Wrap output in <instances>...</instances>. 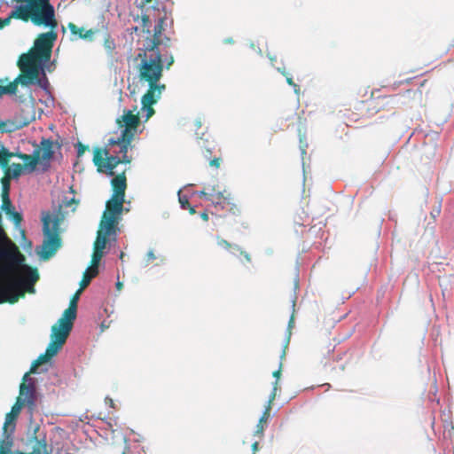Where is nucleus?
<instances>
[{"mask_svg": "<svg viewBox=\"0 0 454 454\" xmlns=\"http://www.w3.org/2000/svg\"><path fill=\"white\" fill-rule=\"evenodd\" d=\"M173 63H174V58H173L172 54L168 51H166V52L161 51L160 64L162 65V67L165 65V67L167 69H168Z\"/></svg>", "mask_w": 454, "mask_h": 454, "instance_id": "nucleus-29", "label": "nucleus"}, {"mask_svg": "<svg viewBox=\"0 0 454 454\" xmlns=\"http://www.w3.org/2000/svg\"><path fill=\"white\" fill-rule=\"evenodd\" d=\"M223 43H233V39L231 37H227L223 40Z\"/></svg>", "mask_w": 454, "mask_h": 454, "instance_id": "nucleus-59", "label": "nucleus"}, {"mask_svg": "<svg viewBox=\"0 0 454 454\" xmlns=\"http://www.w3.org/2000/svg\"><path fill=\"white\" fill-rule=\"evenodd\" d=\"M142 21H143V26L144 27H146L147 28V32L150 33V27H151V20H150V18L148 16H143L142 17Z\"/></svg>", "mask_w": 454, "mask_h": 454, "instance_id": "nucleus-41", "label": "nucleus"}, {"mask_svg": "<svg viewBox=\"0 0 454 454\" xmlns=\"http://www.w3.org/2000/svg\"><path fill=\"white\" fill-rule=\"evenodd\" d=\"M74 320L75 309L74 307L65 309L57 324L51 327V341L45 351L48 356L51 358L60 350L73 329Z\"/></svg>", "mask_w": 454, "mask_h": 454, "instance_id": "nucleus-5", "label": "nucleus"}, {"mask_svg": "<svg viewBox=\"0 0 454 454\" xmlns=\"http://www.w3.org/2000/svg\"><path fill=\"white\" fill-rule=\"evenodd\" d=\"M270 410H271L270 407H265V409L256 425V429L254 433V436H262L263 430H264V427H263L262 423H266L267 420L270 419Z\"/></svg>", "mask_w": 454, "mask_h": 454, "instance_id": "nucleus-20", "label": "nucleus"}, {"mask_svg": "<svg viewBox=\"0 0 454 454\" xmlns=\"http://www.w3.org/2000/svg\"><path fill=\"white\" fill-rule=\"evenodd\" d=\"M299 137H300V151H301V158L303 159V156L306 154V150H307V147H308V144L307 143H303V140H302V137L301 135H299ZM302 167L304 168V162L302 161Z\"/></svg>", "mask_w": 454, "mask_h": 454, "instance_id": "nucleus-34", "label": "nucleus"}, {"mask_svg": "<svg viewBox=\"0 0 454 454\" xmlns=\"http://www.w3.org/2000/svg\"><path fill=\"white\" fill-rule=\"evenodd\" d=\"M33 10L29 8V5L26 4H15L12 6V10L10 12V18L21 20L27 21L32 15Z\"/></svg>", "mask_w": 454, "mask_h": 454, "instance_id": "nucleus-15", "label": "nucleus"}, {"mask_svg": "<svg viewBox=\"0 0 454 454\" xmlns=\"http://www.w3.org/2000/svg\"><path fill=\"white\" fill-rule=\"evenodd\" d=\"M41 149H35L32 155L25 154L20 152L12 153L0 142V167L7 169L9 159L18 157L25 163L24 170L32 173L35 170L40 162Z\"/></svg>", "mask_w": 454, "mask_h": 454, "instance_id": "nucleus-10", "label": "nucleus"}, {"mask_svg": "<svg viewBox=\"0 0 454 454\" xmlns=\"http://www.w3.org/2000/svg\"><path fill=\"white\" fill-rule=\"evenodd\" d=\"M78 200L74 196L69 197L64 194L59 204L53 203L52 211L42 212L43 242L40 253L42 259L51 257L61 247V239L59 237V225L68 215V208L71 212L75 210Z\"/></svg>", "mask_w": 454, "mask_h": 454, "instance_id": "nucleus-1", "label": "nucleus"}, {"mask_svg": "<svg viewBox=\"0 0 454 454\" xmlns=\"http://www.w3.org/2000/svg\"><path fill=\"white\" fill-rule=\"evenodd\" d=\"M17 418L18 416L11 411L6 414L2 438L0 439V454H13L11 448L13 443L12 435L16 427L15 421Z\"/></svg>", "mask_w": 454, "mask_h": 454, "instance_id": "nucleus-11", "label": "nucleus"}, {"mask_svg": "<svg viewBox=\"0 0 454 454\" xmlns=\"http://www.w3.org/2000/svg\"><path fill=\"white\" fill-rule=\"evenodd\" d=\"M181 190L178 191V200L180 202L181 208L187 209L190 207L188 198L185 195H182Z\"/></svg>", "mask_w": 454, "mask_h": 454, "instance_id": "nucleus-32", "label": "nucleus"}, {"mask_svg": "<svg viewBox=\"0 0 454 454\" xmlns=\"http://www.w3.org/2000/svg\"><path fill=\"white\" fill-rule=\"evenodd\" d=\"M200 217L205 221L208 219L207 214L206 212L200 213Z\"/></svg>", "mask_w": 454, "mask_h": 454, "instance_id": "nucleus-58", "label": "nucleus"}, {"mask_svg": "<svg viewBox=\"0 0 454 454\" xmlns=\"http://www.w3.org/2000/svg\"><path fill=\"white\" fill-rule=\"evenodd\" d=\"M162 42L160 41V38L153 37L152 39H147L145 44V51L152 53H155L158 51L161 52V50L160 49V44Z\"/></svg>", "mask_w": 454, "mask_h": 454, "instance_id": "nucleus-25", "label": "nucleus"}, {"mask_svg": "<svg viewBox=\"0 0 454 454\" xmlns=\"http://www.w3.org/2000/svg\"><path fill=\"white\" fill-rule=\"evenodd\" d=\"M154 2L151 6L155 10V9H159L156 4H158V1L157 0H142V3L143 4H151Z\"/></svg>", "mask_w": 454, "mask_h": 454, "instance_id": "nucleus-47", "label": "nucleus"}, {"mask_svg": "<svg viewBox=\"0 0 454 454\" xmlns=\"http://www.w3.org/2000/svg\"><path fill=\"white\" fill-rule=\"evenodd\" d=\"M12 19V18H10V14L8 15V17H6L4 19H0V29L5 26H8L10 24Z\"/></svg>", "mask_w": 454, "mask_h": 454, "instance_id": "nucleus-43", "label": "nucleus"}, {"mask_svg": "<svg viewBox=\"0 0 454 454\" xmlns=\"http://www.w3.org/2000/svg\"><path fill=\"white\" fill-rule=\"evenodd\" d=\"M2 184H3V186H2V195L1 196H2V200H5V197H4L5 193L7 195H9L10 184L8 182L4 181V179L2 180Z\"/></svg>", "mask_w": 454, "mask_h": 454, "instance_id": "nucleus-37", "label": "nucleus"}, {"mask_svg": "<svg viewBox=\"0 0 454 454\" xmlns=\"http://www.w3.org/2000/svg\"><path fill=\"white\" fill-rule=\"evenodd\" d=\"M160 41L162 42L161 44H160V49L162 51V48H168L170 45V39L167 36H165L163 39L160 38Z\"/></svg>", "mask_w": 454, "mask_h": 454, "instance_id": "nucleus-42", "label": "nucleus"}, {"mask_svg": "<svg viewBox=\"0 0 454 454\" xmlns=\"http://www.w3.org/2000/svg\"><path fill=\"white\" fill-rule=\"evenodd\" d=\"M98 274V269H95V270H90V268L88 267L84 273H83V278L80 283L81 285V287L82 288H84L86 287L87 286L90 285L92 278L96 277L97 275Z\"/></svg>", "mask_w": 454, "mask_h": 454, "instance_id": "nucleus-24", "label": "nucleus"}, {"mask_svg": "<svg viewBox=\"0 0 454 454\" xmlns=\"http://www.w3.org/2000/svg\"><path fill=\"white\" fill-rule=\"evenodd\" d=\"M295 300H296V296L294 294V297L292 298L293 312H294ZM294 326V313H292V315H291V317L289 318V321H288L287 329H286V345L289 344L290 337H291V329Z\"/></svg>", "mask_w": 454, "mask_h": 454, "instance_id": "nucleus-26", "label": "nucleus"}, {"mask_svg": "<svg viewBox=\"0 0 454 454\" xmlns=\"http://www.w3.org/2000/svg\"><path fill=\"white\" fill-rule=\"evenodd\" d=\"M121 163V158L117 155H110L106 157V161L103 164V168H106L107 175L113 176L114 175V169Z\"/></svg>", "mask_w": 454, "mask_h": 454, "instance_id": "nucleus-21", "label": "nucleus"}, {"mask_svg": "<svg viewBox=\"0 0 454 454\" xmlns=\"http://www.w3.org/2000/svg\"><path fill=\"white\" fill-rule=\"evenodd\" d=\"M116 288H117L118 290H121V289L122 288V283H121V282H120V281H117V283H116Z\"/></svg>", "mask_w": 454, "mask_h": 454, "instance_id": "nucleus-61", "label": "nucleus"}, {"mask_svg": "<svg viewBox=\"0 0 454 454\" xmlns=\"http://www.w3.org/2000/svg\"><path fill=\"white\" fill-rule=\"evenodd\" d=\"M277 70H278V72H279L280 74H282L286 77V82L289 85H291V86L294 85V82L293 81V77L288 73L286 72L285 67H283V68L277 67Z\"/></svg>", "mask_w": 454, "mask_h": 454, "instance_id": "nucleus-33", "label": "nucleus"}, {"mask_svg": "<svg viewBox=\"0 0 454 454\" xmlns=\"http://www.w3.org/2000/svg\"><path fill=\"white\" fill-rule=\"evenodd\" d=\"M22 247L24 250L27 251L28 250V244L26 245V244H22Z\"/></svg>", "mask_w": 454, "mask_h": 454, "instance_id": "nucleus-64", "label": "nucleus"}, {"mask_svg": "<svg viewBox=\"0 0 454 454\" xmlns=\"http://www.w3.org/2000/svg\"><path fill=\"white\" fill-rule=\"evenodd\" d=\"M258 447H259V443H258V442H254L252 444V451H253V454H255V452L258 450Z\"/></svg>", "mask_w": 454, "mask_h": 454, "instance_id": "nucleus-51", "label": "nucleus"}, {"mask_svg": "<svg viewBox=\"0 0 454 454\" xmlns=\"http://www.w3.org/2000/svg\"><path fill=\"white\" fill-rule=\"evenodd\" d=\"M114 186V193L106 202V209L104 211L100 227L103 231L98 233L97 240L94 245V250L104 251L106 246L107 237L115 235L114 223L123 211V202L126 189V177L124 172L111 181Z\"/></svg>", "mask_w": 454, "mask_h": 454, "instance_id": "nucleus-4", "label": "nucleus"}, {"mask_svg": "<svg viewBox=\"0 0 454 454\" xmlns=\"http://www.w3.org/2000/svg\"><path fill=\"white\" fill-rule=\"evenodd\" d=\"M41 152H43L42 155H40V160L43 167V171H47L51 167V160L53 159L55 151H54V143L51 138L43 137L40 142Z\"/></svg>", "mask_w": 454, "mask_h": 454, "instance_id": "nucleus-12", "label": "nucleus"}, {"mask_svg": "<svg viewBox=\"0 0 454 454\" xmlns=\"http://www.w3.org/2000/svg\"><path fill=\"white\" fill-rule=\"evenodd\" d=\"M298 275L296 276L295 279H294V291L298 288Z\"/></svg>", "mask_w": 454, "mask_h": 454, "instance_id": "nucleus-60", "label": "nucleus"}, {"mask_svg": "<svg viewBox=\"0 0 454 454\" xmlns=\"http://www.w3.org/2000/svg\"><path fill=\"white\" fill-rule=\"evenodd\" d=\"M134 137V133L130 131L129 129H121L120 134V144L118 145L120 146V153L122 154L127 153L128 147L132 141Z\"/></svg>", "mask_w": 454, "mask_h": 454, "instance_id": "nucleus-19", "label": "nucleus"}, {"mask_svg": "<svg viewBox=\"0 0 454 454\" xmlns=\"http://www.w3.org/2000/svg\"><path fill=\"white\" fill-rule=\"evenodd\" d=\"M105 252L104 251H96L94 250V253L92 254V260H91V267L92 270L98 269V266L104 256Z\"/></svg>", "mask_w": 454, "mask_h": 454, "instance_id": "nucleus-31", "label": "nucleus"}, {"mask_svg": "<svg viewBox=\"0 0 454 454\" xmlns=\"http://www.w3.org/2000/svg\"><path fill=\"white\" fill-rule=\"evenodd\" d=\"M80 291H81V289L78 290L77 293H79ZM77 301H78V294H76L74 296L73 300L70 301L69 307L67 308V309H70V308L74 307V309H75V316L77 315Z\"/></svg>", "mask_w": 454, "mask_h": 454, "instance_id": "nucleus-39", "label": "nucleus"}, {"mask_svg": "<svg viewBox=\"0 0 454 454\" xmlns=\"http://www.w3.org/2000/svg\"><path fill=\"white\" fill-rule=\"evenodd\" d=\"M105 402L107 405H109L111 408H114V400L112 398H110L109 396H106V399H105Z\"/></svg>", "mask_w": 454, "mask_h": 454, "instance_id": "nucleus-48", "label": "nucleus"}, {"mask_svg": "<svg viewBox=\"0 0 454 454\" xmlns=\"http://www.w3.org/2000/svg\"><path fill=\"white\" fill-rule=\"evenodd\" d=\"M68 28L72 34L71 40H76V36H77L78 31H80V27H78L76 25H74L73 23H69Z\"/></svg>", "mask_w": 454, "mask_h": 454, "instance_id": "nucleus-35", "label": "nucleus"}, {"mask_svg": "<svg viewBox=\"0 0 454 454\" xmlns=\"http://www.w3.org/2000/svg\"><path fill=\"white\" fill-rule=\"evenodd\" d=\"M30 121H31V120L25 121L22 124L20 125V127H23L25 125H27Z\"/></svg>", "mask_w": 454, "mask_h": 454, "instance_id": "nucleus-63", "label": "nucleus"}, {"mask_svg": "<svg viewBox=\"0 0 454 454\" xmlns=\"http://www.w3.org/2000/svg\"><path fill=\"white\" fill-rule=\"evenodd\" d=\"M51 357L48 356L45 353L41 354L37 359H35L32 364L30 371L27 372L33 374H40L43 372H46L49 370L48 363L50 362Z\"/></svg>", "mask_w": 454, "mask_h": 454, "instance_id": "nucleus-16", "label": "nucleus"}, {"mask_svg": "<svg viewBox=\"0 0 454 454\" xmlns=\"http://www.w3.org/2000/svg\"><path fill=\"white\" fill-rule=\"evenodd\" d=\"M22 380L23 382L20 386V396L11 410V412L16 416H19L25 404L31 408L36 401V379L30 377L28 373H25Z\"/></svg>", "mask_w": 454, "mask_h": 454, "instance_id": "nucleus-9", "label": "nucleus"}, {"mask_svg": "<svg viewBox=\"0 0 454 454\" xmlns=\"http://www.w3.org/2000/svg\"><path fill=\"white\" fill-rule=\"evenodd\" d=\"M277 385H273L272 392L269 396V400L267 402V405L265 407H270L271 408V403L274 401L276 397V392H277Z\"/></svg>", "mask_w": 454, "mask_h": 454, "instance_id": "nucleus-38", "label": "nucleus"}, {"mask_svg": "<svg viewBox=\"0 0 454 454\" xmlns=\"http://www.w3.org/2000/svg\"><path fill=\"white\" fill-rule=\"evenodd\" d=\"M146 257H147V261H146V263H145V266H147V265H148L149 261H151V260H154V259L156 258V256H155V254H154V253H153V250H152V249H151V250H149V251H148V253H147V254H146Z\"/></svg>", "mask_w": 454, "mask_h": 454, "instance_id": "nucleus-44", "label": "nucleus"}, {"mask_svg": "<svg viewBox=\"0 0 454 454\" xmlns=\"http://www.w3.org/2000/svg\"><path fill=\"white\" fill-rule=\"evenodd\" d=\"M5 200H3L2 209L9 215V218L16 224L19 225L22 221V215L17 212L12 204L10 195L4 194Z\"/></svg>", "mask_w": 454, "mask_h": 454, "instance_id": "nucleus-14", "label": "nucleus"}, {"mask_svg": "<svg viewBox=\"0 0 454 454\" xmlns=\"http://www.w3.org/2000/svg\"><path fill=\"white\" fill-rule=\"evenodd\" d=\"M13 2H18V3H19V2H20V3H24V0H11L10 2H9V1H7V0H5V3H4V4H5L7 6H12Z\"/></svg>", "mask_w": 454, "mask_h": 454, "instance_id": "nucleus-53", "label": "nucleus"}, {"mask_svg": "<svg viewBox=\"0 0 454 454\" xmlns=\"http://www.w3.org/2000/svg\"><path fill=\"white\" fill-rule=\"evenodd\" d=\"M26 79V74L22 73V74H20L9 85L0 86V97L4 94L15 95L17 92L18 84L20 83L22 86H27V84L24 82V80Z\"/></svg>", "mask_w": 454, "mask_h": 454, "instance_id": "nucleus-18", "label": "nucleus"}, {"mask_svg": "<svg viewBox=\"0 0 454 454\" xmlns=\"http://www.w3.org/2000/svg\"><path fill=\"white\" fill-rule=\"evenodd\" d=\"M23 169L24 167L21 164L12 163L7 174L10 175L12 178L17 179L21 176Z\"/></svg>", "mask_w": 454, "mask_h": 454, "instance_id": "nucleus-27", "label": "nucleus"}, {"mask_svg": "<svg viewBox=\"0 0 454 454\" xmlns=\"http://www.w3.org/2000/svg\"><path fill=\"white\" fill-rule=\"evenodd\" d=\"M54 66V62H50V60L48 62H46L45 64V71L48 70L51 72V67Z\"/></svg>", "mask_w": 454, "mask_h": 454, "instance_id": "nucleus-52", "label": "nucleus"}, {"mask_svg": "<svg viewBox=\"0 0 454 454\" xmlns=\"http://www.w3.org/2000/svg\"><path fill=\"white\" fill-rule=\"evenodd\" d=\"M24 4L33 10L30 20L35 26H44L51 29L57 27L54 6L50 0H24Z\"/></svg>", "mask_w": 454, "mask_h": 454, "instance_id": "nucleus-7", "label": "nucleus"}, {"mask_svg": "<svg viewBox=\"0 0 454 454\" xmlns=\"http://www.w3.org/2000/svg\"><path fill=\"white\" fill-rule=\"evenodd\" d=\"M7 260L11 266H20V269H12V274L8 278L9 286L12 290L7 293L6 301L10 303H15L20 296H24L22 288L27 286V292L35 294V284L39 279V274L36 269H33L25 263L26 258L20 252L17 247L13 251L8 250L0 245V262Z\"/></svg>", "mask_w": 454, "mask_h": 454, "instance_id": "nucleus-2", "label": "nucleus"}, {"mask_svg": "<svg viewBox=\"0 0 454 454\" xmlns=\"http://www.w3.org/2000/svg\"><path fill=\"white\" fill-rule=\"evenodd\" d=\"M196 136H197V138H200V140H202V141H203V143L207 142V137H206V138H204V136H205V134H204V133H202V136H201V137H199V133L196 131Z\"/></svg>", "mask_w": 454, "mask_h": 454, "instance_id": "nucleus-54", "label": "nucleus"}, {"mask_svg": "<svg viewBox=\"0 0 454 454\" xmlns=\"http://www.w3.org/2000/svg\"><path fill=\"white\" fill-rule=\"evenodd\" d=\"M219 160L220 159L219 158H214L212 160H210V166H213V167H215V168H218L219 167Z\"/></svg>", "mask_w": 454, "mask_h": 454, "instance_id": "nucleus-49", "label": "nucleus"}, {"mask_svg": "<svg viewBox=\"0 0 454 454\" xmlns=\"http://www.w3.org/2000/svg\"><path fill=\"white\" fill-rule=\"evenodd\" d=\"M293 88H294V93H295L296 95H299V94H300V88H299V86H298L296 83H294V85L293 86Z\"/></svg>", "mask_w": 454, "mask_h": 454, "instance_id": "nucleus-55", "label": "nucleus"}, {"mask_svg": "<svg viewBox=\"0 0 454 454\" xmlns=\"http://www.w3.org/2000/svg\"><path fill=\"white\" fill-rule=\"evenodd\" d=\"M120 136L117 138L111 137L107 141V145H114L120 144Z\"/></svg>", "mask_w": 454, "mask_h": 454, "instance_id": "nucleus-45", "label": "nucleus"}, {"mask_svg": "<svg viewBox=\"0 0 454 454\" xmlns=\"http://www.w3.org/2000/svg\"><path fill=\"white\" fill-rule=\"evenodd\" d=\"M201 125H202V124H201L200 120H196V121H195V127H196L197 130H198V129H200L201 128Z\"/></svg>", "mask_w": 454, "mask_h": 454, "instance_id": "nucleus-57", "label": "nucleus"}, {"mask_svg": "<svg viewBox=\"0 0 454 454\" xmlns=\"http://www.w3.org/2000/svg\"><path fill=\"white\" fill-rule=\"evenodd\" d=\"M75 147L77 150V157H81L85 153V151L88 150V148H89L87 145H84L80 142H78L75 145Z\"/></svg>", "mask_w": 454, "mask_h": 454, "instance_id": "nucleus-36", "label": "nucleus"}, {"mask_svg": "<svg viewBox=\"0 0 454 454\" xmlns=\"http://www.w3.org/2000/svg\"><path fill=\"white\" fill-rule=\"evenodd\" d=\"M218 245L226 250L231 249V253L233 254H235L236 252H240L241 254H244L247 261H248V262L251 261L250 255L247 252L242 251L241 248L237 245H232L225 239H219Z\"/></svg>", "mask_w": 454, "mask_h": 454, "instance_id": "nucleus-23", "label": "nucleus"}, {"mask_svg": "<svg viewBox=\"0 0 454 454\" xmlns=\"http://www.w3.org/2000/svg\"><path fill=\"white\" fill-rule=\"evenodd\" d=\"M56 39L57 34L53 31L41 34L35 41L34 49L20 57L18 65H45L51 59L53 43Z\"/></svg>", "mask_w": 454, "mask_h": 454, "instance_id": "nucleus-6", "label": "nucleus"}, {"mask_svg": "<svg viewBox=\"0 0 454 454\" xmlns=\"http://www.w3.org/2000/svg\"><path fill=\"white\" fill-rule=\"evenodd\" d=\"M108 154L109 152L107 149L102 150L100 148H95L93 154V163L98 168V171H101L103 164L106 163L104 161V156L107 157Z\"/></svg>", "mask_w": 454, "mask_h": 454, "instance_id": "nucleus-22", "label": "nucleus"}, {"mask_svg": "<svg viewBox=\"0 0 454 454\" xmlns=\"http://www.w3.org/2000/svg\"><path fill=\"white\" fill-rule=\"evenodd\" d=\"M95 35V31L92 29L85 30L83 27H80V31H78L76 40L83 39L86 41H92L93 36Z\"/></svg>", "mask_w": 454, "mask_h": 454, "instance_id": "nucleus-28", "label": "nucleus"}, {"mask_svg": "<svg viewBox=\"0 0 454 454\" xmlns=\"http://www.w3.org/2000/svg\"><path fill=\"white\" fill-rule=\"evenodd\" d=\"M197 193L200 197H203L206 200H211L215 207H221L222 208H223V206L220 200L223 199V201L229 200L228 197L223 196L222 192H215V187H212L211 191L208 192L205 191H200Z\"/></svg>", "mask_w": 454, "mask_h": 454, "instance_id": "nucleus-17", "label": "nucleus"}, {"mask_svg": "<svg viewBox=\"0 0 454 454\" xmlns=\"http://www.w3.org/2000/svg\"><path fill=\"white\" fill-rule=\"evenodd\" d=\"M161 52L159 51L144 58L139 65L140 80L148 82L149 90L141 98V110L145 113V121L154 114L152 107L160 98L166 86L159 82L162 75Z\"/></svg>", "mask_w": 454, "mask_h": 454, "instance_id": "nucleus-3", "label": "nucleus"}, {"mask_svg": "<svg viewBox=\"0 0 454 454\" xmlns=\"http://www.w3.org/2000/svg\"><path fill=\"white\" fill-rule=\"evenodd\" d=\"M20 71L26 74L27 79L24 82L29 85H38L47 94V100L44 104L48 106V101L54 103V97L50 91V82L45 73V65H18Z\"/></svg>", "mask_w": 454, "mask_h": 454, "instance_id": "nucleus-8", "label": "nucleus"}, {"mask_svg": "<svg viewBox=\"0 0 454 454\" xmlns=\"http://www.w3.org/2000/svg\"><path fill=\"white\" fill-rule=\"evenodd\" d=\"M120 127L122 129H129L134 134L139 124V117L133 114L132 110H124L121 120H117Z\"/></svg>", "mask_w": 454, "mask_h": 454, "instance_id": "nucleus-13", "label": "nucleus"}, {"mask_svg": "<svg viewBox=\"0 0 454 454\" xmlns=\"http://www.w3.org/2000/svg\"><path fill=\"white\" fill-rule=\"evenodd\" d=\"M200 146H201V147H205V148H206V150H207V152L208 153H211V148H210L209 146H207V145H200Z\"/></svg>", "mask_w": 454, "mask_h": 454, "instance_id": "nucleus-62", "label": "nucleus"}, {"mask_svg": "<svg viewBox=\"0 0 454 454\" xmlns=\"http://www.w3.org/2000/svg\"><path fill=\"white\" fill-rule=\"evenodd\" d=\"M105 48L107 50L109 53L114 49V43L112 40L106 39L105 41Z\"/></svg>", "mask_w": 454, "mask_h": 454, "instance_id": "nucleus-40", "label": "nucleus"}, {"mask_svg": "<svg viewBox=\"0 0 454 454\" xmlns=\"http://www.w3.org/2000/svg\"><path fill=\"white\" fill-rule=\"evenodd\" d=\"M280 369H281V364H279V368L273 372V377L276 378V380L273 383V385H278V380L280 377Z\"/></svg>", "mask_w": 454, "mask_h": 454, "instance_id": "nucleus-46", "label": "nucleus"}, {"mask_svg": "<svg viewBox=\"0 0 454 454\" xmlns=\"http://www.w3.org/2000/svg\"><path fill=\"white\" fill-rule=\"evenodd\" d=\"M166 22V19L165 18H160L158 22L154 25V27H153V37L155 38H160L161 34H162V31H163V26Z\"/></svg>", "mask_w": 454, "mask_h": 454, "instance_id": "nucleus-30", "label": "nucleus"}, {"mask_svg": "<svg viewBox=\"0 0 454 454\" xmlns=\"http://www.w3.org/2000/svg\"><path fill=\"white\" fill-rule=\"evenodd\" d=\"M129 162H130V159L127 155V153L122 154V157L121 158V163H129Z\"/></svg>", "mask_w": 454, "mask_h": 454, "instance_id": "nucleus-50", "label": "nucleus"}, {"mask_svg": "<svg viewBox=\"0 0 454 454\" xmlns=\"http://www.w3.org/2000/svg\"><path fill=\"white\" fill-rule=\"evenodd\" d=\"M53 143H54V148L60 149L62 147V144L59 143L58 140L57 141H53Z\"/></svg>", "mask_w": 454, "mask_h": 454, "instance_id": "nucleus-56", "label": "nucleus"}]
</instances>
